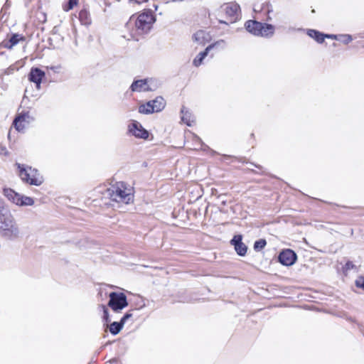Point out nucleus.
I'll return each mask as SVG.
<instances>
[{
	"instance_id": "b1692460",
	"label": "nucleus",
	"mask_w": 364,
	"mask_h": 364,
	"mask_svg": "<svg viewBox=\"0 0 364 364\" xmlns=\"http://www.w3.org/2000/svg\"><path fill=\"white\" fill-rule=\"evenodd\" d=\"M34 204L33 198L23 196L21 197L19 206H31Z\"/></svg>"
},
{
	"instance_id": "c9c22d12",
	"label": "nucleus",
	"mask_w": 364,
	"mask_h": 364,
	"mask_svg": "<svg viewBox=\"0 0 364 364\" xmlns=\"http://www.w3.org/2000/svg\"><path fill=\"white\" fill-rule=\"evenodd\" d=\"M221 202H222V203H223V205H225V200H221Z\"/></svg>"
},
{
	"instance_id": "0eeeda50",
	"label": "nucleus",
	"mask_w": 364,
	"mask_h": 364,
	"mask_svg": "<svg viewBox=\"0 0 364 364\" xmlns=\"http://www.w3.org/2000/svg\"><path fill=\"white\" fill-rule=\"evenodd\" d=\"M35 120L29 110L19 112L13 122V126L18 132H23L26 127Z\"/></svg>"
},
{
	"instance_id": "f8f14e48",
	"label": "nucleus",
	"mask_w": 364,
	"mask_h": 364,
	"mask_svg": "<svg viewBox=\"0 0 364 364\" xmlns=\"http://www.w3.org/2000/svg\"><path fill=\"white\" fill-rule=\"evenodd\" d=\"M45 76V73L38 68H31L28 75L30 81L34 82L38 90L41 87V83L43 77Z\"/></svg>"
},
{
	"instance_id": "f704fd0d",
	"label": "nucleus",
	"mask_w": 364,
	"mask_h": 364,
	"mask_svg": "<svg viewBox=\"0 0 364 364\" xmlns=\"http://www.w3.org/2000/svg\"><path fill=\"white\" fill-rule=\"evenodd\" d=\"M223 156H224V158H225V159H229V158H231V157H232V156H230V155H224Z\"/></svg>"
},
{
	"instance_id": "dca6fc26",
	"label": "nucleus",
	"mask_w": 364,
	"mask_h": 364,
	"mask_svg": "<svg viewBox=\"0 0 364 364\" xmlns=\"http://www.w3.org/2000/svg\"><path fill=\"white\" fill-rule=\"evenodd\" d=\"M25 40L24 36L18 33H14L8 41L4 42V47L7 49H12L14 46L17 45L20 41Z\"/></svg>"
},
{
	"instance_id": "4c0bfd02",
	"label": "nucleus",
	"mask_w": 364,
	"mask_h": 364,
	"mask_svg": "<svg viewBox=\"0 0 364 364\" xmlns=\"http://www.w3.org/2000/svg\"><path fill=\"white\" fill-rule=\"evenodd\" d=\"M143 1H146L147 0H142Z\"/></svg>"
},
{
	"instance_id": "4468645a",
	"label": "nucleus",
	"mask_w": 364,
	"mask_h": 364,
	"mask_svg": "<svg viewBox=\"0 0 364 364\" xmlns=\"http://www.w3.org/2000/svg\"><path fill=\"white\" fill-rule=\"evenodd\" d=\"M78 18L82 25L89 26L92 24V17L87 5L83 6L80 10Z\"/></svg>"
},
{
	"instance_id": "bb28decb",
	"label": "nucleus",
	"mask_w": 364,
	"mask_h": 364,
	"mask_svg": "<svg viewBox=\"0 0 364 364\" xmlns=\"http://www.w3.org/2000/svg\"><path fill=\"white\" fill-rule=\"evenodd\" d=\"M338 40L341 41L342 43L347 45L353 41V38L349 34H343L338 36Z\"/></svg>"
},
{
	"instance_id": "4be33fe9",
	"label": "nucleus",
	"mask_w": 364,
	"mask_h": 364,
	"mask_svg": "<svg viewBox=\"0 0 364 364\" xmlns=\"http://www.w3.org/2000/svg\"><path fill=\"white\" fill-rule=\"evenodd\" d=\"M307 34L312 38L315 39L318 43H321L324 41L323 33L314 30L309 29L307 31Z\"/></svg>"
},
{
	"instance_id": "2eb2a0df",
	"label": "nucleus",
	"mask_w": 364,
	"mask_h": 364,
	"mask_svg": "<svg viewBox=\"0 0 364 364\" xmlns=\"http://www.w3.org/2000/svg\"><path fill=\"white\" fill-rule=\"evenodd\" d=\"M3 193L9 200L16 204V205H19L21 197L22 196V195L19 194L18 193L16 192L15 191L9 188H4Z\"/></svg>"
},
{
	"instance_id": "39448f33",
	"label": "nucleus",
	"mask_w": 364,
	"mask_h": 364,
	"mask_svg": "<svg viewBox=\"0 0 364 364\" xmlns=\"http://www.w3.org/2000/svg\"><path fill=\"white\" fill-rule=\"evenodd\" d=\"M245 26L246 30L255 36L271 37L274 33V26L266 23L249 20Z\"/></svg>"
},
{
	"instance_id": "6e6552de",
	"label": "nucleus",
	"mask_w": 364,
	"mask_h": 364,
	"mask_svg": "<svg viewBox=\"0 0 364 364\" xmlns=\"http://www.w3.org/2000/svg\"><path fill=\"white\" fill-rule=\"evenodd\" d=\"M296 258L297 257L296 253L290 249L282 250L278 257L279 262L285 266H291L294 264Z\"/></svg>"
},
{
	"instance_id": "a211bd4d",
	"label": "nucleus",
	"mask_w": 364,
	"mask_h": 364,
	"mask_svg": "<svg viewBox=\"0 0 364 364\" xmlns=\"http://www.w3.org/2000/svg\"><path fill=\"white\" fill-rule=\"evenodd\" d=\"M193 40L199 44H205L208 41L209 35L204 31H198L194 33Z\"/></svg>"
},
{
	"instance_id": "2f4dec72",
	"label": "nucleus",
	"mask_w": 364,
	"mask_h": 364,
	"mask_svg": "<svg viewBox=\"0 0 364 364\" xmlns=\"http://www.w3.org/2000/svg\"><path fill=\"white\" fill-rule=\"evenodd\" d=\"M132 316V314L131 313H126L123 317L121 318V321L124 324L127 320H128L129 318Z\"/></svg>"
},
{
	"instance_id": "aec40b11",
	"label": "nucleus",
	"mask_w": 364,
	"mask_h": 364,
	"mask_svg": "<svg viewBox=\"0 0 364 364\" xmlns=\"http://www.w3.org/2000/svg\"><path fill=\"white\" fill-rule=\"evenodd\" d=\"M181 120L188 126H191V122H194L192 114L188 110H186L184 107L181 109Z\"/></svg>"
},
{
	"instance_id": "f03ea898",
	"label": "nucleus",
	"mask_w": 364,
	"mask_h": 364,
	"mask_svg": "<svg viewBox=\"0 0 364 364\" xmlns=\"http://www.w3.org/2000/svg\"><path fill=\"white\" fill-rule=\"evenodd\" d=\"M107 195L117 203L128 204L133 200L132 189L122 181L117 182L107 188Z\"/></svg>"
},
{
	"instance_id": "423d86ee",
	"label": "nucleus",
	"mask_w": 364,
	"mask_h": 364,
	"mask_svg": "<svg viewBox=\"0 0 364 364\" xmlns=\"http://www.w3.org/2000/svg\"><path fill=\"white\" fill-rule=\"evenodd\" d=\"M108 306L115 312H119L128 306L127 296L124 293L111 292Z\"/></svg>"
},
{
	"instance_id": "a878e982",
	"label": "nucleus",
	"mask_w": 364,
	"mask_h": 364,
	"mask_svg": "<svg viewBox=\"0 0 364 364\" xmlns=\"http://www.w3.org/2000/svg\"><path fill=\"white\" fill-rule=\"evenodd\" d=\"M78 3V0H68V3L63 6L65 11H68L74 8Z\"/></svg>"
},
{
	"instance_id": "f3484780",
	"label": "nucleus",
	"mask_w": 364,
	"mask_h": 364,
	"mask_svg": "<svg viewBox=\"0 0 364 364\" xmlns=\"http://www.w3.org/2000/svg\"><path fill=\"white\" fill-rule=\"evenodd\" d=\"M130 88L133 92H141L149 90L146 80H138L134 81Z\"/></svg>"
},
{
	"instance_id": "20e7f679",
	"label": "nucleus",
	"mask_w": 364,
	"mask_h": 364,
	"mask_svg": "<svg viewBox=\"0 0 364 364\" xmlns=\"http://www.w3.org/2000/svg\"><path fill=\"white\" fill-rule=\"evenodd\" d=\"M16 166L19 170V176L23 182L37 186L43 183V178L37 169L19 163H16Z\"/></svg>"
},
{
	"instance_id": "5701e85b",
	"label": "nucleus",
	"mask_w": 364,
	"mask_h": 364,
	"mask_svg": "<svg viewBox=\"0 0 364 364\" xmlns=\"http://www.w3.org/2000/svg\"><path fill=\"white\" fill-rule=\"evenodd\" d=\"M124 325V324L121 321L119 322L114 321L109 326L110 333L113 335H117L122 330Z\"/></svg>"
},
{
	"instance_id": "473e14b6",
	"label": "nucleus",
	"mask_w": 364,
	"mask_h": 364,
	"mask_svg": "<svg viewBox=\"0 0 364 364\" xmlns=\"http://www.w3.org/2000/svg\"><path fill=\"white\" fill-rule=\"evenodd\" d=\"M324 39L326 38H331V39H338V36L333 35V34H323Z\"/></svg>"
},
{
	"instance_id": "ddd939ff",
	"label": "nucleus",
	"mask_w": 364,
	"mask_h": 364,
	"mask_svg": "<svg viewBox=\"0 0 364 364\" xmlns=\"http://www.w3.org/2000/svg\"><path fill=\"white\" fill-rule=\"evenodd\" d=\"M220 43H225V41L223 40H221L220 41H217L216 43H213V44H210L205 49L204 51L203 52H200V53H198V55L194 58L193 61V64L196 66V67H198L200 66L202 63H203V59L208 55L209 51L213 48L215 46L217 45H219Z\"/></svg>"
},
{
	"instance_id": "412c9836",
	"label": "nucleus",
	"mask_w": 364,
	"mask_h": 364,
	"mask_svg": "<svg viewBox=\"0 0 364 364\" xmlns=\"http://www.w3.org/2000/svg\"><path fill=\"white\" fill-rule=\"evenodd\" d=\"M139 112L144 114H149L156 112V110L153 108L151 101H149L139 107Z\"/></svg>"
},
{
	"instance_id": "7c9ffc66",
	"label": "nucleus",
	"mask_w": 364,
	"mask_h": 364,
	"mask_svg": "<svg viewBox=\"0 0 364 364\" xmlns=\"http://www.w3.org/2000/svg\"><path fill=\"white\" fill-rule=\"evenodd\" d=\"M354 267H355L354 264H353L352 262L348 261V262H347L346 263V264H345V266H344V267H343V268H344V270H346V271H348V270H350V269H353Z\"/></svg>"
},
{
	"instance_id": "c756f323",
	"label": "nucleus",
	"mask_w": 364,
	"mask_h": 364,
	"mask_svg": "<svg viewBox=\"0 0 364 364\" xmlns=\"http://www.w3.org/2000/svg\"><path fill=\"white\" fill-rule=\"evenodd\" d=\"M102 308H103V319L106 321V322H108L109 321V312H108V310L107 309L105 306H102Z\"/></svg>"
},
{
	"instance_id": "1a4fd4ad",
	"label": "nucleus",
	"mask_w": 364,
	"mask_h": 364,
	"mask_svg": "<svg viewBox=\"0 0 364 364\" xmlns=\"http://www.w3.org/2000/svg\"><path fill=\"white\" fill-rule=\"evenodd\" d=\"M129 132L136 138L146 139L149 132L137 121H134L129 125Z\"/></svg>"
},
{
	"instance_id": "7ed1b4c3",
	"label": "nucleus",
	"mask_w": 364,
	"mask_h": 364,
	"mask_svg": "<svg viewBox=\"0 0 364 364\" xmlns=\"http://www.w3.org/2000/svg\"><path fill=\"white\" fill-rule=\"evenodd\" d=\"M0 232L9 240H15L20 235V230L10 212L5 210L0 213Z\"/></svg>"
},
{
	"instance_id": "c85d7f7f",
	"label": "nucleus",
	"mask_w": 364,
	"mask_h": 364,
	"mask_svg": "<svg viewBox=\"0 0 364 364\" xmlns=\"http://www.w3.org/2000/svg\"><path fill=\"white\" fill-rule=\"evenodd\" d=\"M0 155L6 156H9V151L6 147L3 144H0Z\"/></svg>"
},
{
	"instance_id": "9d476101",
	"label": "nucleus",
	"mask_w": 364,
	"mask_h": 364,
	"mask_svg": "<svg viewBox=\"0 0 364 364\" xmlns=\"http://www.w3.org/2000/svg\"><path fill=\"white\" fill-rule=\"evenodd\" d=\"M224 11L228 17L230 18V22H234L238 18L240 6L236 3H229L224 6Z\"/></svg>"
},
{
	"instance_id": "f257e3e1",
	"label": "nucleus",
	"mask_w": 364,
	"mask_h": 364,
	"mask_svg": "<svg viewBox=\"0 0 364 364\" xmlns=\"http://www.w3.org/2000/svg\"><path fill=\"white\" fill-rule=\"evenodd\" d=\"M154 21L155 17L151 11H147L139 14L136 18L132 16L127 23L126 27L129 28L134 26L130 33V37L138 41V36L149 33Z\"/></svg>"
},
{
	"instance_id": "9b49d317",
	"label": "nucleus",
	"mask_w": 364,
	"mask_h": 364,
	"mask_svg": "<svg viewBox=\"0 0 364 364\" xmlns=\"http://www.w3.org/2000/svg\"><path fill=\"white\" fill-rule=\"evenodd\" d=\"M242 237L237 235L231 240V244L234 245L235 250L240 256H245L247 253V247L242 242Z\"/></svg>"
},
{
	"instance_id": "72a5a7b5",
	"label": "nucleus",
	"mask_w": 364,
	"mask_h": 364,
	"mask_svg": "<svg viewBox=\"0 0 364 364\" xmlns=\"http://www.w3.org/2000/svg\"><path fill=\"white\" fill-rule=\"evenodd\" d=\"M4 210H5V204H4L3 199H1L0 198V213L4 212Z\"/></svg>"
},
{
	"instance_id": "6ab92c4d",
	"label": "nucleus",
	"mask_w": 364,
	"mask_h": 364,
	"mask_svg": "<svg viewBox=\"0 0 364 364\" xmlns=\"http://www.w3.org/2000/svg\"><path fill=\"white\" fill-rule=\"evenodd\" d=\"M153 108L156 110V112H161L166 106V102L162 97H157L153 100H150Z\"/></svg>"
},
{
	"instance_id": "e433bc0d",
	"label": "nucleus",
	"mask_w": 364,
	"mask_h": 364,
	"mask_svg": "<svg viewBox=\"0 0 364 364\" xmlns=\"http://www.w3.org/2000/svg\"><path fill=\"white\" fill-rule=\"evenodd\" d=\"M255 166L256 167H257V168H260V166H258V165H255Z\"/></svg>"
},
{
	"instance_id": "393cba45",
	"label": "nucleus",
	"mask_w": 364,
	"mask_h": 364,
	"mask_svg": "<svg viewBox=\"0 0 364 364\" xmlns=\"http://www.w3.org/2000/svg\"><path fill=\"white\" fill-rule=\"evenodd\" d=\"M267 245V242L264 239H260L259 240L255 241L254 244V249L255 251L262 250Z\"/></svg>"
},
{
	"instance_id": "cd10ccee",
	"label": "nucleus",
	"mask_w": 364,
	"mask_h": 364,
	"mask_svg": "<svg viewBox=\"0 0 364 364\" xmlns=\"http://www.w3.org/2000/svg\"><path fill=\"white\" fill-rule=\"evenodd\" d=\"M356 287L364 289V277H358L355 281Z\"/></svg>"
}]
</instances>
